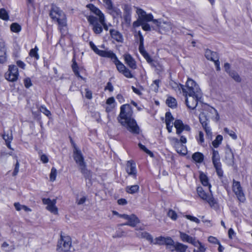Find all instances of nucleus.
Segmentation results:
<instances>
[{"instance_id":"1","label":"nucleus","mask_w":252,"mask_h":252,"mask_svg":"<svg viewBox=\"0 0 252 252\" xmlns=\"http://www.w3.org/2000/svg\"><path fill=\"white\" fill-rule=\"evenodd\" d=\"M133 111L129 104L121 107V111L118 120L122 126L133 134L139 133L140 129L135 120L132 118Z\"/></svg>"},{"instance_id":"2","label":"nucleus","mask_w":252,"mask_h":252,"mask_svg":"<svg viewBox=\"0 0 252 252\" xmlns=\"http://www.w3.org/2000/svg\"><path fill=\"white\" fill-rule=\"evenodd\" d=\"M181 87L185 96L195 94L197 97L202 96V93L198 85L191 79H188L186 88L184 86H181Z\"/></svg>"},{"instance_id":"3","label":"nucleus","mask_w":252,"mask_h":252,"mask_svg":"<svg viewBox=\"0 0 252 252\" xmlns=\"http://www.w3.org/2000/svg\"><path fill=\"white\" fill-rule=\"evenodd\" d=\"M51 18L57 21L60 27H64L66 25V16L63 11L59 7H53L50 11Z\"/></svg>"},{"instance_id":"4","label":"nucleus","mask_w":252,"mask_h":252,"mask_svg":"<svg viewBox=\"0 0 252 252\" xmlns=\"http://www.w3.org/2000/svg\"><path fill=\"white\" fill-rule=\"evenodd\" d=\"M211 119L218 121L219 120V115L217 111L213 107H210L207 110V113L202 112L199 116V121L202 126H206L208 125L207 121L209 119Z\"/></svg>"},{"instance_id":"5","label":"nucleus","mask_w":252,"mask_h":252,"mask_svg":"<svg viewBox=\"0 0 252 252\" xmlns=\"http://www.w3.org/2000/svg\"><path fill=\"white\" fill-rule=\"evenodd\" d=\"M209 190V192H206L201 187L197 188V192L199 196L206 201L211 207H213L217 203V201L213 196L211 189Z\"/></svg>"},{"instance_id":"6","label":"nucleus","mask_w":252,"mask_h":252,"mask_svg":"<svg viewBox=\"0 0 252 252\" xmlns=\"http://www.w3.org/2000/svg\"><path fill=\"white\" fill-rule=\"evenodd\" d=\"M71 241L69 236H61L57 245V250L59 252H67L70 250Z\"/></svg>"},{"instance_id":"7","label":"nucleus","mask_w":252,"mask_h":252,"mask_svg":"<svg viewBox=\"0 0 252 252\" xmlns=\"http://www.w3.org/2000/svg\"><path fill=\"white\" fill-rule=\"evenodd\" d=\"M89 23L93 26V30L96 34H99L102 32V24H104V18L103 22L100 21V19L97 17L90 15L87 17Z\"/></svg>"},{"instance_id":"8","label":"nucleus","mask_w":252,"mask_h":252,"mask_svg":"<svg viewBox=\"0 0 252 252\" xmlns=\"http://www.w3.org/2000/svg\"><path fill=\"white\" fill-rule=\"evenodd\" d=\"M72 144L73 145L74 151H73V158L76 161V163L79 167V169L84 171V166L86 164L84 160L81 151L76 147L74 143L72 140H71Z\"/></svg>"},{"instance_id":"9","label":"nucleus","mask_w":252,"mask_h":252,"mask_svg":"<svg viewBox=\"0 0 252 252\" xmlns=\"http://www.w3.org/2000/svg\"><path fill=\"white\" fill-rule=\"evenodd\" d=\"M19 75L18 68L15 65H10L9 66L8 70L5 73V78L11 82L15 81L17 80Z\"/></svg>"},{"instance_id":"10","label":"nucleus","mask_w":252,"mask_h":252,"mask_svg":"<svg viewBox=\"0 0 252 252\" xmlns=\"http://www.w3.org/2000/svg\"><path fill=\"white\" fill-rule=\"evenodd\" d=\"M136 13L139 17L141 18L143 22L152 21L154 24H158V20L154 19L152 14H147L145 11L141 8H137Z\"/></svg>"},{"instance_id":"11","label":"nucleus","mask_w":252,"mask_h":252,"mask_svg":"<svg viewBox=\"0 0 252 252\" xmlns=\"http://www.w3.org/2000/svg\"><path fill=\"white\" fill-rule=\"evenodd\" d=\"M232 189L240 201H244L245 199L244 194L243 192L240 182L233 180Z\"/></svg>"},{"instance_id":"12","label":"nucleus","mask_w":252,"mask_h":252,"mask_svg":"<svg viewBox=\"0 0 252 252\" xmlns=\"http://www.w3.org/2000/svg\"><path fill=\"white\" fill-rule=\"evenodd\" d=\"M42 202L44 204L47 205V210L55 215H57L58 214V209L56 206V199L51 200L49 198H43L42 199Z\"/></svg>"},{"instance_id":"13","label":"nucleus","mask_w":252,"mask_h":252,"mask_svg":"<svg viewBox=\"0 0 252 252\" xmlns=\"http://www.w3.org/2000/svg\"><path fill=\"white\" fill-rule=\"evenodd\" d=\"M186 97V103L188 107L191 109H194L197 105L198 101L201 97H197L195 94L188 95Z\"/></svg>"},{"instance_id":"14","label":"nucleus","mask_w":252,"mask_h":252,"mask_svg":"<svg viewBox=\"0 0 252 252\" xmlns=\"http://www.w3.org/2000/svg\"><path fill=\"white\" fill-rule=\"evenodd\" d=\"M89 44L92 49L101 57L109 58L111 57V56H113V52L111 51L99 50L92 41H90Z\"/></svg>"},{"instance_id":"15","label":"nucleus","mask_w":252,"mask_h":252,"mask_svg":"<svg viewBox=\"0 0 252 252\" xmlns=\"http://www.w3.org/2000/svg\"><path fill=\"white\" fill-rule=\"evenodd\" d=\"M89 44L92 49L101 57L109 58L111 57V56H113V52L111 51L99 50L92 41H90Z\"/></svg>"},{"instance_id":"16","label":"nucleus","mask_w":252,"mask_h":252,"mask_svg":"<svg viewBox=\"0 0 252 252\" xmlns=\"http://www.w3.org/2000/svg\"><path fill=\"white\" fill-rule=\"evenodd\" d=\"M89 44L92 49L101 57L109 58L111 57V56H113V52L111 51L99 50L92 41H90Z\"/></svg>"},{"instance_id":"17","label":"nucleus","mask_w":252,"mask_h":252,"mask_svg":"<svg viewBox=\"0 0 252 252\" xmlns=\"http://www.w3.org/2000/svg\"><path fill=\"white\" fill-rule=\"evenodd\" d=\"M126 173L134 178L136 177L137 171L135 163L132 160H128L126 164Z\"/></svg>"},{"instance_id":"18","label":"nucleus","mask_w":252,"mask_h":252,"mask_svg":"<svg viewBox=\"0 0 252 252\" xmlns=\"http://www.w3.org/2000/svg\"><path fill=\"white\" fill-rule=\"evenodd\" d=\"M171 144L173 145L174 148L176 149L177 152L181 155H185L187 154V149L186 147H183V150H179L180 146V143L179 140L175 137H171L169 138Z\"/></svg>"},{"instance_id":"19","label":"nucleus","mask_w":252,"mask_h":252,"mask_svg":"<svg viewBox=\"0 0 252 252\" xmlns=\"http://www.w3.org/2000/svg\"><path fill=\"white\" fill-rule=\"evenodd\" d=\"M125 63L131 69H135L137 65L135 60L129 54H125L123 56Z\"/></svg>"},{"instance_id":"20","label":"nucleus","mask_w":252,"mask_h":252,"mask_svg":"<svg viewBox=\"0 0 252 252\" xmlns=\"http://www.w3.org/2000/svg\"><path fill=\"white\" fill-rule=\"evenodd\" d=\"M113 56H111V57H109L111 59L115 64L116 65L118 70L121 73L126 69V67L117 58L116 55L114 53H112Z\"/></svg>"},{"instance_id":"21","label":"nucleus","mask_w":252,"mask_h":252,"mask_svg":"<svg viewBox=\"0 0 252 252\" xmlns=\"http://www.w3.org/2000/svg\"><path fill=\"white\" fill-rule=\"evenodd\" d=\"M6 51L5 44L2 40H0V63H3L6 61Z\"/></svg>"},{"instance_id":"22","label":"nucleus","mask_w":252,"mask_h":252,"mask_svg":"<svg viewBox=\"0 0 252 252\" xmlns=\"http://www.w3.org/2000/svg\"><path fill=\"white\" fill-rule=\"evenodd\" d=\"M128 221L124 224H121V225H129L132 227H134L136 225L139 223L138 218L134 214L129 215Z\"/></svg>"},{"instance_id":"23","label":"nucleus","mask_w":252,"mask_h":252,"mask_svg":"<svg viewBox=\"0 0 252 252\" xmlns=\"http://www.w3.org/2000/svg\"><path fill=\"white\" fill-rule=\"evenodd\" d=\"M180 238L183 241L195 245V239L194 238L182 232H180Z\"/></svg>"},{"instance_id":"24","label":"nucleus","mask_w":252,"mask_h":252,"mask_svg":"<svg viewBox=\"0 0 252 252\" xmlns=\"http://www.w3.org/2000/svg\"><path fill=\"white\" fill-rule=\"evenodd\" d=\"M199 179L201 184L204 187H208V189H211V186L209 183V180L206 174L201 172L199 175Z\"/></svg>"},{"instance_id":"25","label":"nucleus","mask_w":252,"mask_h":252,"mask_svg":"<svg viewBox=\"0 0 252 252\" xmlns=\"http://www.w3.org/2000/svg\"><path fill=\"white\" fill-rule=\"evenodd\" d=\"M110 33L114 39H115L117 41L122 42L123 41V38L121 34L115 30H110Z\"/></svg>"},{"instance_id":"26","label":"nucleus","mask_w":252,"mask_h":252,"mask_svg":"<svg viewBox=\"0 0 252 252\" xmlns=\"http://www.w3.org/2000/svg\"><path fill=\"white\" fill-rule=\"evenodd\" d=\"M205 56L208 60L213 61L215 59H217L218 57V54L216 52L212 51L210 50L207 49L205 51Z\"/></svg>"},{"instance_id":"27","label":"nucleus","mask_w":252,"mask_h":252,"mask_svg":"<svg viewBox=\"0 0 252 252\" xmlns=\"http://www.w3.org/2000/svg\"><path fill=\"white\" fill-rule=\"evenodd\" d=\"M156 25L159 27L160 30L165 32L169 31L172 29L171 24L169 22L160 23L158 22V23Z\"/></svg>"},{"instance_id":"28","label":"nucleus","mask_w":252,"mask_h":252,"mask_svg":"<svg viewBox=\"0 0 252 252\" xmlns=\"http://www.w3.org/2000/svg\"><path fill=\"white\" fill-rule=\"evenodd\" d=\"M2 136L3 139L4 140V141L6 143V145L7 146V147L10 149H12L10 144V142H11V141L13 139L12 131H10V133L9 134H5V133H4L2 135Z\"/></svg>"},{"instance_id":"29","label":"nucleus","mask_w":252,"mask_h":252,"mask_svg":"<svg viewBox=\"0 0 252 252\" xmlns=\"http://www.w3.org/2000/svg\"><path fill=\"white\" fill-rule=\"evenodd\" d=\"M139 187L137 185L128 186L126 188V191L129 194H134L139 191Z\"/></svg>"},{"instance_id":"30","label":"nucleus","mask_w":252,"mask_h":252,"mask_svg":"<svg viewBox=\"0 0 252 252\" xmlns=\"http://www.w3.org/2000/svg\"><path fill=\"white\" fill-rule=\"evenodd\" d=\"M91 11L98 16V19H100V21L103 22L104 16L101 11L93 5H91Z\"/></svg>"},{"instance_id":"31","label":"nucleus","mask_w":252,"mask_h":252,"mask_svg":"<svg viewBox=\"0 0 252 252\" xmlns=\"http://www.w3.org/2000/svg\"><path fill=\"white\" fill-rule=\"evenodd\" d=\"M137 236L141 238H145L147 240L152 243L153 241L152 236L148 232L144 231V232H138L136 233Z\"/></svg>"},{"instance_id":"32","label":"nucleus","mask_w":252,"mask_h":252,"mask_svg":"<svg viewBox=\"0 0 252 252\" xmlns=\"http://www.w3.org/2000/svg\"><path fill=\"white\" fill-rule=\"evenodd\" d=\"M184 124L182 121L180 120H176L174 123V125L176 128V133L180 135L182 132V129Z\"/></svg>"},{"instance_id":"33","label":"nucleus","mask_w":252,"mask_h":252,"mask_svg":"<svg viewBox=\"0 0 252 252\" xmlns=\"http://www.w3.org/2000/svg\"><path fill=\"white\" fill-rule=\"evenodd\" d=\"M138 34L139 36V42H140V44H139V50L140 53L142 55L147 52L144 49V38H143L142 35L141 34V32L139 31L138 32Z\"/></svg>"},{"instance_id":"34","label":"nucleus","mask_w":252,"mask_h":252,"mask_svg":"<svg viewBox=\"0 0 252 252\" xmlns=\"http://www.w3.org/2000/svg\"><path fill=\"white\" fill-rule=\"evenodd\" d=\"M212 161L214 166L220 164V156L218 152L217 151H213Z\"/></svg>"},{"instance_id":"35","label":"nucleus","mask_w":252,"mask_h":252,"mask_svg":"<svg viewBox=\"0 0 252 252\" xmlns=\"http://www.w3.org/2000/svg\"><path fill=\"white\" fill-rule=\"evenodd\" d=\"M192 158L195 161L201 163L203 160L204 156L201 153L196 152L193 154Z\"/></svg>"},{"instance_id":"36","label":"nucleus","mask_w":252,"mask_h":252,"mask_svg":"<svg viewBox=\"0 0 252 252\" xmlns=\"http://www.w3.org/2000/svg\"><path fill=\"white\" fill-rule=\"evenodd\" d=\"M188 247L183 244L177 242L176 243V251L177 252H185Z\"/></svg>"},{"instance_id":"37","label":"nucleus","mask_w":252,"mask_h":252,"mask_svg":"<svg viewBox=\"0 0 252 252\" xmlns=\"http://www.w3.org/2000/svg\"><path fill=\"white\" fill-rule=\"evenodd\" d=\"M166 103L169 107L171 108L175 107L177 105V102L176 99L172 97H168L166 99Z\"/></svg>"},{"instance_id":"38","label":"nucleus","mask_w":252,"mask_h":252,"mask_svg":"<svg viewBox=\"0 0 252 252\" xmlns=\"http://www.w3.org/2000/svg\"><path fill=\"white\" fill-rule=\"evenodd\" d=\"M10 30L12 32H19L21 30V27L18 24L14 23L11 25Z\"/></svg>"},{"instance_id":"39","label":"nucleus","mask_w":252,"mask_h":252,"mask_svg":"<svg viewBox=\"0 0 252 252\" xmlns=\"http://www.w3.org/2000/svg\"><path fill=\"white\" fill-rule=\"evenodd\" d=\"M165 238V237L162 236L157 237L154 240H153L152 243L155 245H164Z\"/></svg>"},{"instance_id":"40","label":"nucleus","mask_w":252,"mask_h":252,"mask_svg":"<svg viewBox=\"0 0 252 252\" xmlns=\"http://www.w3.org/2000/svg\"><path fill=\"white\" fill-rule=\"evenodd\" d=\"M225 154H226L225 158L226 159H228L230 161H231L233 159V158H234L233 154L231 149L229 147H228L226 149V151H225Z\"/></svg>"},{"instance_id":"41","label":"nucleus","mask_w":252,"mask_h":252,"mask_svg":"<svg viewBox=\"0 0 252 252\" xmlns=\"http://www.w3.org/2000/svg\"><path fill=\"white\" fill-rule=\"evenodd\" d=\"M224 132L228 134L233 139L236 140L237 138V136L235 133L232 130L228 129L227 127H225L223 129Z\"/></svg>"},{"instance_id":"42","label":"nucleus","mask_w":252,"mask_h":252,"mask_svg":"<svg viewBox=\"0 0 252 252\" xmlns=\"http://www.w3.org/2000/svg\"><path fill=\"white\" fill-rule=\"evenodd\" d=\"M103 1L105 4V6L108 10L110 11H114V7L111 0H103Z\"/></svg>"},{"instance_id":"43","label":"nucleus","mask_w":252,"mask_h":252,"mask_svg":"<svg viewBox=\"0 0 252 252\" xmlns=\"http://www.w3.org/2000/svg\"><path fill=\"white\" fill-rule=\"evenodd\" d=\"M222 140V136L220 135H218L216 139L212 142V145L215 148H217L219 145L221 143Z\"/></svg>"},{"instance_id":"44","label":"nucleus","mask_w":252,"mask_h":252,"mask_svg":"<svg viewBox=\"0 0 252 252\" xmlns=\"http://www.w3.org/2000/svg\"><path fill=\"white\" fill-rule=\"evenodd\" d=\"M0 18L3 20H7L9 19V16L7 12L3 8L0 9Z\"/></svg>"},{"instance_id":"45","label":"nucleus","mask_w":252,"mask_h":252,"mask_svg":"<svg viewBox=\"0 0 252 252\" xmlns=\"http://www.w3.org/2000/svg\"><path fill=\"white\" fill-rule=\"evenodd\" d=\"M230 76L236 82H240L241 81V77L235 71H232L229 73Z\"/></svg>"},{"instance_id":"46","label":"nucleus","mask_w":252,"mask_h":252,"mask_svg":"<svg viewBox=\"0 0 252 252\" xmlns=\"http://www.w3.org/2000/svg\"><path fill=\"white\" fill-rule=\"evenodd\" d=\"M57 176V170L55 168L52 167L50 174V180L52 182H54L56 180Z\"/></svg>"},{"instance_id":"47","label":"nucleus","mask_w":252,"mask_h":252,"mask_svg":"<svg viewBox=\"0 0 252 252\" xmlns=\"http://www.w3.org/2000/svg\"><path fill=\"white\" fill-rule=\"evenodd\" d=\"M37 51L38 48L37 47H35L34 48L31 49L30 52V55L32 57H34L36 59H38L39 55L37 53Z\"/></svg>"},{"instance_id":"48","label":"nucleus","mask_w":252,"mask_h":252,"mask_svg":"<svg viewBox=\"0 0 252 252\" xmlns=\"http://www.w3.org/2000/svg\"><path fill=\"white\" fill-rule=\"evenodd\" d=\"M167 216L173 220H176L177 219V213L172 209L168 211Z\"/></svg>"},{"instance_id":"49","label":"nucleus","mask_w":252,"mask_h":252,"mask_svg":"<svg viewBox=\"0 0 252 252\" xmlns=\"http://www.w3.org/2000/svg\"><path fill=\"white\" fill-rule=\"evenodd\" d=\"M138 146H139V147L143 151H144L145 153H146L147 154H148L149 155H150L151 157H153V153L150 151V150H149L148 149H147L146 147L144 145H143L141 143H139L138 144Z\"/></svg>"},{"instance_id":"50","label":"nucleus","mask_w":252,"mask_h":252,"mask_svg":"<svg viewBox=\"0 0 252 252\" xmlns=\"http://www.w3.org/2000/svg\"><path fill=\"white\" fill-rule=\"evenodd\" d=\"M81 173L84 174L86 178L89 179L91 176V173L90 171L88 170L86 168V165L84 166V170L82 171L80 170Z\"/></svg>"},{"instance_id":"51","label":"nucleus","mask_w":252,"mask_h":252,"mask_svg":"<svg viewBox=\"0 0 252 252\" xmlns=\"http://www.w3.org/2000/svg\"><path fill=\"white\" fill-rule=\"evenodd\" d=\"M86 199H87V197L86 196H83L80 198H79L78 197H77L76 202L79 205H82V204H83L85 202Z\"/></svg>"},{"instance_id":"52","label":"nucleus","mask_w":252,"mask_h":252,"mask_svg":"<svg viewBox=\"0 0 252 252\" xmlns=\"http://www.w3.org/2000/svg\"><path fill=\"white\" fill-rule=\"evenodd\" d=\"M203 127L206 132L207 136L208 137V138L211 139L212 132L210 127L208 126V125H206V126H203Z\"/></svg>"},{"instance_id":"53","label":"nucleus","mask_w":252,"mask_h":252,"mask_svg":"<svg viewBox=\"0 0 252 252\" xmlns=\"http://www.w3.org/2000/svg\"><path fill=\"white\" fill-rule=\"evenodd\" d=\"M174 118L170 112H166L165 114V123L169 122H173Z\"/></svg>"},{"instance_id":"54","label":"nucleus","mask_w":252,"mask_h":252,"mask_svg":"<svg viewBox=\"0 0 252 252\" xmlns=\"http://www.w3.org/2000/svg\"><path fill=\"white\" fill-rule=\"evenodd\" d=\"M122 74L126 77L131 78L133 77V75L131 73L130 70L126 68V69L122 72Z\"/></svg>"},{"instance_id":"55","label":"nucleus","mask_w":252,"mask_h":252,"mask_svg":"<svg viewBox=\"0 0 252 252\" xmlns=\"http://www.w3.org/2000/svg\"><path fill=\"white\" fill-rule=\"evenodd\" d=\"M8 246L9 245L7 243L4 242L2 245V247L6 252H9L14 249V247L13 246H11L10 248L8 247Z\"/></svg>"},{"instance_id":"56","label":"nucleus","mask_w":252,"mask_h":252,"mask_svg":"<svg viewBox=\"0 0 252 252\" xmlns=\"http://www.w3.org/2000/svg\"><path fill=\"white\" fill-rule=\"evenodd\" d=\"M171 86L175 90H178L180 92L181 90H182V88L181 86L182 85H178L177 83L174 82H172L170 83Z\"/></svg>"},{"instance_id":"57","label":"nucleus","mask_w":252,"mask_h":252,"mask_svg":"<svg viewBox=\"0 0 252 252\" xmlns=\"http://www.w3.org/2000/svg\"><path fill=\"white\" fill-rule=\"evenodd\" d=\"M214 166L216 168V171H217V174L218 175V176L220 177L222 176L223 171L221 169V165L220 164V165H215Z\"/></svg>"},{"instance_id":"58","label":"nucleus","mask_w":252,"mask_h":252,"mask_svg":"<svg viewBox=\"0 0 252 252\" xmlns=\"http://www.w3.org/2000/svg\"><path fill=\"white\" fill-rule=\"evenodd\" d=\"M24 83L25 86L27 88H29L32 85L31 80L30 78H27L25 79L24 80Z\"/></svg>"},{"instance_id":"59","label":"nucleus","mask_w":252,"mask_h":252,"mask_svg":"<svg viewBox=\"0 0 252 252\" xmlns=\"http://www.w3.org/2000/svg\"><path fill=\"white\" fill-rule=\"evenodd\" d=\"M186 217L188 220H189L191 221L196 222L197 223H199L200 222V220L197 218L195 217H193L190 215H186Z\"/></svg>"},{"instance_id":"60","label":"nucleus","mask_w":252,"mask_h":252,"mask_svg":"<svg viewBox=\"0 0 252 252\" xmlns=\"http://www.w3.org/2000/svg\"><path fill=\"white\" fill-rule=\"evenodd\" d=\"M174 242V241L170 237H167L165 238L164 245H166V247L171 245L172 244H173Z\"/></svg>"},{"instance_id":"61","label":"nucleus","mask_w":252,"mask_h":252,"mask_svg":"<svg viewBox=\"0 0 252 252\" xmlns=\"http://www.w3.org/2000/svg\"><path fill=\"white\" fill-rule=\"evenodd\" d=\"M40 111L47 116L51 115L50 112L48 110H47L45 107L41 106L40 108Z\"/></svg>"},{"instance_id":"62","label":"nucleus","mask_w":252,"mask_h":252,"mask_svg":"<svg viewBox=\"0 0 252 252\" xmlns=\"http://www.w3.org/2000/svg\"><path fill=\"white\" fill-rule=\"evenodd\" d=\"M142 27L143 30L146 31H151V27L149 24L146 23V22H143L142 24Z\"/></svg>"},{"instance_id":"63","label":"nucleus","mask_w":252,"mask_h":252,"mask_svg":"<svg viewBox=\"0 0 252 252\" xmlns=\"http://www.w3.org/2000/svg\"><path fill=\"white\" fill-rule=\"evenodd\" d=\"M173 124H174V123H173V122H169L166 123V128H167L168 131L169 133L172 132V129Z\"/></svg>"},{"instance_id":"64","label":"nucleus","mask_w":252,"mask_h":252,"mask_svg":"<svg viewBox=\"0 0 252 252\" xmlns=\"http://www.w3.org/2000/svg\"><path fill=\"white\" fill-rule=\"evenodd\" d=\"M142 23H143V21H142L141 18L139 17V18L137 19V20L135 21L133 23V26L134 27H138L139 26H142Z\"/></svg>"}]
</instances>
